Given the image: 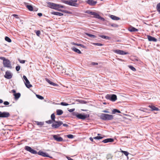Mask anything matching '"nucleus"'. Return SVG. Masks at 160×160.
<instances>
[{"label":"nucleus","mask_w":160,"mask_h":160,"mask_svg":"<svg viewBox=\"0 0 160 160\" xmlns=\"http://www.w3.org/2000/svg\"><path fill=\"white\" fill-rule=\"evenodd\" d=\"M148 107L152 109V110H155L156 111H158L159 110V109L154 106L151 105H149Z\"/></svg>","instance_id":"obj_21"},{"label":"nucleus","mask_w":160,"mask_h":160,"mask_svg":"<svg viewBox=\"0 0 160 160\" xmlns=\"http://www.w3.org/2000/svg\"><path fill=\"white\" fill-rule=\"evenodd\" d=\"M1 112L0 111V118H1Z\"/></svg>","instance_id":"obj_64"},{"label":"nucleus","mask_w":160,"mask_h":160,"mask_svg":"<svg viewBox=\"0 0 160 160\" xmlns=\"http://www.w3.org/2000/svg\"><path fill=\"white\" fill-rule=\"evenodd\" d=\"M81 102L82 103H85L86 102L84 101H82Z\"/></svg>","instance_id":"obj_63"},{"label":"nucleus","mask_w":160,"mask_h":160,"mask_svg":"<svg viewBox=\"0 0 160 160\" xmlns=\"http://www.w3.org/2000/svg\"><path fill=\"white\" fill-rule=\"evenodd\" d=\"M54 139L57 142H61L63 141V139L59 136V134L54 135H52Z\"/></svg>","instance_id":"obj_7"},{"label":"nucleus","mask_w":160,"mask_h":160,"mask_svg":"<svg viewBox=\"0 0 160 160\" xmlns=\"http://www.w3.org/2000/svg\"><path fill=\"white\" fill-rule=\"evenodd\" d=\"M73 115H75L76 117L80 119L84 120L86 118L89 117V114L83 115L82 114H78L77 112H74L73 113Z\"/></svg>","instance_id":"obj_2"},{"label":"nucleus","mask_w":160,"mask_h":160,"mask_svg":"<svg viewBox=\"0 0 160 160\" xmlns=\"http://www.w3.org/2000/svg\"><path fill=\"white\" fill-rule=\"evenodd\" d=\"M20 68V66H17L16 67V69L17 71H18Z\"/></svg>","instance_id":"obj_47"},{"label":"nucleus","mask_w":160,"mask_h":160,"mask_svg":"<svg viewBox=\"0 0 160 160\" xmlns=\"http://www.w3.org/2000/svg\"><path fill=\"white\" fill-rule=\"evenodd\" d=\"M12 93H14V94L16 93V91L15 90H14V89H13V90H12Z\"/></svg>","instance_id":"obj_58"},{"label":"nucleus","mask_w":160,"mask_h":160,"mask_svg":"<svg viewBox=\"0 0 160 160\" xmlns=\"http://www.w3.org/2000/svg\"><path fill=\"white\" fill-rule=\"evenodd\" d=\"M58 5H59V6H58V8H63V6H62L61 5H59V4H58Z\"/></svg>","instance_id":"obj_59"},{"label":"nucleus","mask_w":160,"mask_h":160,"mask_svg":"<svg viewBox=\"0 0 160 160\" xmlns=\"http://www.w3.org/2000/svg\"><path fill=\"white\" fill-rule=\"evenodd\" d=\"M157 10L160 14V3L158 4L157 6Z\"/></svg>","instance_id":"obj_38"},{"label":"nucleus","mask_w":160,"mask_h":160,"mask_svg":"<svg viewBox=\"0 0 160 160\" xmlns=\"http://www.w3.org/2000/svg\"><path fill=\"white\" fill-rule=\"evenodd\" d=\"M92 65H98V63H95V62H92Z\"/></svg>","instance_id":"obj_61"},{"label":"nucleus","mask_w":160,"mask_h":160,"mask_svg":"<svg viewBox=\"0 0 160 160\" xmlns=\"http://www.w3.org/2000/svg\"><path fill=\"white\" fill-rule=\"evenodd\" d=\"M100 118L103 120H111L113 119V116L105 113H101L99 116Z\"/></svg>","instance_id":"obj_1"},{"label":"nucleus","mask_w":160,"mask_h":160,"mask_svg":"<svg viewBox=\"0 0 160 160\" xmlns=\"http://www.w3.org/2000/svg\"><path fill=\"white\" fill-rule=\"evenodd\" d=\"M25 149L27 151L30 152L32 154H36L37 153V152L36 151L32 149L30 147L26 146L25 147Z\"/></svg>","instance_id":"obj_8"},{"label":"nucleus","mask_w":160,"mask_h":160,"mask_svg":"<svg viewBox=\"0 0 160 160\" xmlns=\"http://www.w3.org/2000/svg\"><path fill=\"white\" fill-rule=\"evenodd\" d=\"M129 68H130L133 71H136V69L132 66H129Z\"/></svg>","instance_id":"obj_40"},{"label":"nucleus","mask_w":160,"mask_h":160,"mask_svg":"<svg viewBox=\"0 0 160 160\" xmlns=\"http://www.w3.org/2000/svg\"><path fill=\"white\" fill-rule=\"evenodd\" d=\"M121 152L126 156H128L129 154V153L127 151L121 150Z\"/></svg>","instance_id":"obj_39"},{"label":"nucleus","mask_w":160,"mask_h":160,"mask_svg":"<svg viewBox=\"0 0 160 160\" xmlns=\"http://www.w3.org/2000/svg\"><path fill=\"white\" fill-rule=\"evenodd\" d=\"M13 95L15 97V99L16 100L18 99L21 96V94L20 93L14 94Z\"/></svg>","instance_id":"obj_22"},{"label":"nucleus","mask_w":160,"mask_h":160,"mask_svg":"<svg viewBox=\"0 0 160 160\" xmlns=\"http://www.w3.org/2000/svg\"><path fill=\"white\" fill-rule=\"evenodd\" d=\"M48 4L49 5L50 8L55 9H58V6H59L58 4H55L52 2H49Z\"/></svg>","instance_id":"obj_11"},{"label":"nucleus","mask_w":160,"mask_h":160,"mask_svg":"<svg viewBox=\"0 0 160 160\" xmlns=\"http://www.w3.org/2000/svg\"><path fill=\"white\" fill-rule=\"evenodd\" d=\"M62 2L65 4H67L69 5H70V0H63Z\"/></svg>","instance_id":"obj_30"},{"label":"nucleus","mask_w":160,"mask_h":160,"mask_svg":"<svg viewBox=\"0 0 160 160\" xmlns=\"http://www.w3.org/2000/svg\"><path fill=\"white\" fill-rule=\"evenodd\" d=\"M0 59L2 60L3 62H4V60H5L6 59L4 57H0Z\"/></svg>","instance_id":"obj_54"},{"label":"nucleus","mask_w":160,"mask_h":160,"mask_svg":"<svg viewBox=\"0 0 160 160\" xmlns=\"http://www.w3.org/2000/svg\"><path fill=\"white\" fill-rule=\"evenodd\" d=\"M36 96L39 99L42 100L44 99L43 97L40 95L36 94Z\"/></svg>","instance_id":"obj_36"},{"label":"nucleus","mask_w":160,"mask_h":160,"mask_svg":"<svg viewBox=\"0 0 160 160\" xmlns=\"http://www.w3.org/2000/svg\"><path fill=\"white\" fill-rule=\"evenodd\" d=\"M46 122L48 124H51L52 123H53V121H52V120H49L48 121H47Z\"/></svg>","instance_id":"obj_45"},{"label":"nucleus","mask_w":160,"mask_h":160,"mask_svg":"<svg viewBox=\"0 0 160 160\" xmlns=\"http://www.w3.org/2000/svg\"><path fill=\"white\" fill-rule=\"evenodd\" d=\"M3 63L4 67H7L10 69L12 68L11 62L9 60L6 59L5 60H4V62H3Z\"/></svg>","instance_id":"obj_5"},{"label":"nucleus","mask_w":160,"mask_h":160,"mask_svg":"<svg viewBox=\"0 0 160 160\" xmlns=\"http://www.w3.org/2000/svg\"><path fill=\"white\" fill-rule=\"evenodd\" d=\"M89 139L91 141H92V142H93V138H92V137L90 138Z\"/></svg>","instance_id":"obj_60"},{"label":"nucleus","mask_w":160,"mask_h":160,"mask_svg":"<svg viewBox=\"0 0 160 160\" xmlns=\"http://www.w3.org/2000/svg\"><path fill=\"white\" fill-rule=\"evenodd\" d=\"M94 12L90 11H86L85 12L86 13H87L88 14H90L92 15L93 13Z\"/></svg>","instance_id":"obj_44"},{"label":"nucleus","mask_w":160,"mask_h":160,"mask_svg":"<svg viewBox=\"0 0 160 160\" xmlns=\"http://www.w3.org/2000/svg\"><path fill=\"white\" fill-rule=\"evenodd\" d=\"M18 60L21 63H24L25 62V61L24 60H21L19 59H18Z\"/></svg>","instance_id":"obj_48"},{"label":"nucleus","mask_w":160,"mask_h":160,"mask_svg":"<svg viewBox=\"0 0 160 160\" xmlns=\"http://www.w3.org/2000/svg\"><path fill=\"white\" fill-rule=\"evenodd\" d=\"M67 137L68 138H73L74 137L73 136L72 134H69L67 135Z\"/></svg>","instance_id":"obj_41"},{"label":"nucleus","mask_w":160,"mask_h":160,"mask_svg":"<svg viewBox=\"0 0 160 160\" xmlns=\"http://www.w3.org/2000/svg\"><path fill=\"white\" fill-rule=\"evenodd\" d=\"M23 78L25 81V84L26 87L28 88H29L32 87V85L30 84L29 81L28 79L26 76L24 75L23 77Z\"/></svg>","instance_id":"obj_6"},{"label":"nucleus","mask_w":160,"mask_h":160,"mask_svg":"<svg viewBox=\"0 0 160 160\" xmlns=\"http://www.w3.org/2000/svg\"><path fill=\"white\" fill-rule=\"evenodd\" d=\"M46 81L50 84L51 85H52L54 86H55L57 85V84H55L54 82H51V81H50L48 79H46Z\"/></svg>","instance_id":"obj_26"},{"label":"nucleus","mask_w":160,"mask_h":160,"mask_svg":"<svg viewBox=\"0 0 160 160\" xmlns=\"http://www.w3.org/2000/svg\"><path fill=\"white\" fill-rule=\"evenodd\" d=\"M70 6H73L75 7L78 6V4L76 3L77 2V0H70Z\"/></svg>","instance_id":"obj_12"},{"label":"nucleus","mask_w":160,"mask_h":160,"mask_svg":"<svg viewBox=\"0 0 160 160\" xmlns=\"http://www.w3.org/2000/svg\"><path fill=\"white\" fill-rule=\"evenodd\" d=\"M102 112H104V113H109V112L107 110H103Z\"/></svg>","instance_id":"obj_53"},{"label":"nucleus","mask_w":160,"mask_h":160,"mask_svg":"<svg viewBox=\"0 0 160 160\" xmlns=\"http://www.w3.org/2000/svg\"><path fill=\"white\" fill-rule=\"evenodd\" d=\"M52 14L54 15L59 16H61L63 15V14L62 13L57 12H53L52 13Z\"/></svg>","instance_id":"obj_28"},{"label":"nucleus","mask_w":160,"mask_h":160,"mask_svg":"<svg viewBox=\"0 0 160 160\" xmlns=\"http://www.w3.org/2000/svg\"><path fill=\"white\" fill-rule=\"evenodd\" d=\"M116 112L120 113L121 112L119 110L116 109H114L112 110V114H115Z\"/></svg>","instance_id":"obj_29"},{"label":"nucleus","mask_w":160,"mask_h":160,"mask_svg":"<svg viewBox=\"0 0 160 160\" xmlns=\"http://www.w3.org/2000/svg\"><path fill=\"white\" fill-rule=\"evenodd\" d=\"M10 114L8 112H1V118H8L10 116Z\"/></svg>","instance_id":"obj_13"},{"label":"nucleus","mask_w":160,"mask_h":160,"mask_svg":"<svg viewBox=\"0 0 160 160\" xmlns=\"http://www.w3.org/2000/svg\"><path fill=\"white\" fill-rule=\"evenodd\" d=\"M5 40L9 42H11L12 41L8 37H6L5 38Z\"/></svg>","instance_id":"obj_34"},{"label":"nucleus","mask_w":160,"mask_h":160,"mask_svg":"<svg viewBox=\"0 0 160 160\" xmlns=\"http://www.w3.org/2000/svg\"><path fill=\"white\" fill-rule=\"evenodd\" d=\"M75 110V109H68V111L71 112H72L73 111H74Z\"/></svg>","instance_id":"obj_51"},{"label":"nucleus","mask_w":160,"mask_h":160,"mask_svg":"<svg viewBox=\"0 0 160 160\" xmlns=\"http://www.w3.org/2000/svg\"><path fill=\"white\" fill-rule=\"evenodd\" d=\"M110 18L113 20H120V18L113 15H111Z\"/></svg>","instance_id":"obj_23"},{"label":"nucleus","mask_w":160,"mask_h":160,"mask_svg":"<svg viewBox=\"0 0 160 160\" xmlns=\"http://www.w3.org/2000/svg\"><path fill=\"white\" fill-rule=\"evenodd\" d=\"M114 140L113 139L110 138L104 140L102 141V142L104 143H106L108 142H112Z\"/></svg>","instance_id":"obj_18"},{"label":"nucleus","mask_w":160,"mask_h":160,"mask_svg":"<svg viewBox=\"0 0 160 160\" xmlns=\"http://www.w3.org/2000/svg\"><path fill=\"white\" fill-rule=\"evenodd\" d=\"M26 7L30 11H32L33 8L32 6L30 5H27Z\"/></svg>","instance_id":"obj_31"},{"label":"nucleus","mask_w":160,"mask_h":160,"mask_svg":"<svg viewBox=\"0 0 160 160\" xmlns=\"http://www.w3.org/2000/svg\"><path fill=\"white\" fill-rule=\"evenodd\" d=\"M113 52L115 53H116L117 54H118L122 55H123L125 54H128V52H125L123 50H113Z\"/></svg>","instance_id":"obj_9"},{"label":"nucleus","mask_w":160,"mask_h":160,"mask_svg":"<svg viewBox=\"0 0 160 160\" xmlns=\"http://www.w3.org/2000/svg\"><path fill=\"white\" fill-rule=\"evenodd\" d=\"M36 33L37 36H39L41 34L40 31L39 30L37 31L36 32Z\"/></svg>","instance_id":"obj_43"},{"label":"nucleus","mask_w":160,"mask_h":160,"mask_svg":"<svg viewBox=\"0 0 160 160\" xmlns=\"http://www.w3.org/2000/svg\"><path fill=\"white\" fill-rule=\"evenodd\" d=\"M3 104L6 105H8L9 104V102L8 101H5L4 102Z\"/></svg>","instance_id":"obj_49"},{"label":"nucleus","mask_w":160,"mask_h":160,"mask_svg":"<svg viewBox=\"0 0 160 160\" xmlns=\"http://www.w3.org/2000/svg\"><path fill=\"white\" fill-rule=\"evenodd\" d=\"M51 119L53 121V122L55 121V116L54 113H52V114L51 116Z\"/></svg>","instance_id":"obj_35"},{"label":"nucleus","mask_w":160,"mask_h":160,"mask_svg":"<svg viewBox=\"0 0 160 160\" xmlns=\"http://www.w3.org/2000/svg\"><path fill=\"white\" fill-rule=\"evenodd\" d=\"M112 157L113 155L110 153L107 154L106 156V158L107 159H112Z\"/></svg>","instance_id":"obj_27"},{"label":"nucleus","mask_w":160,"mask_h":160,"mask_svg":"<svg viewBox=\"0 0 160 160\" xmlns=\"http://www.w3.org/2000/svg\"><path fill=\"white\" fill-rule=\"evenodd\" d=\"M36 123L37 124V125L38 126H42L44 124V122H39L38 121H36Z\"/></svg>","instance_id":"obj_32"},{"label":"nucleus","mask_w":160,"mask_h":160,"mask_svg":"<svg viewBox=\"0 0 160 160\" xmlns=\"http://www.w3.org/2000/svg\"><path fill=\"white\" fill-rule=\"evenodd\" d=\"M63 126L65 127H68V125L67 124H63Z\"/></svg>","instance_id":"obj_56"},{"label":"nucleus","mask_w":160,"mask_h":160,"mask_svg":"<svg viewBox=\"0 0 160 160\" xmlns=\"http://www.w3.org/2000/svg\"><path fill=\"white\" fill-rule=\"evenodd\" d=\"M71 44H72V45H77V46H79V45H80V44L76 43H75L74 42H72L71 43Z\"/></svg>","instance_id":"obj_50"},{"label":"nucleus","mask_w":160,"mask_h":160,"mask_svg":"<svg viewBox=\"0 0 160 160\" xmlns=\"http://www.w3.org/2000/svg\"><path fill=\"white\" fill-rule=\"evenodd\" d=\"M99 36L103 39H104L106 40L110 39V38L108 36H105L103 35H99Z\"/></svg>","instance_id":"obj_24"},{"label":"nucleus","mask_w":160,"mask_h":160,"mask_svg":"<svg viewBox=\"0 0 160 160\" xmlns=\"http://www.w3.org/2000/svg\"><path fill=\"white\" fill-rule=\"evenodd\" d=\"M86 2L87 3L91 6H94L97 3L96 1H94V0H88Z\"/></svg>","instance_id":"obj_15"},{"label":"nucleus","mask_w":160,"mask_h":160,"mask_svg":"<svg viewBox=\"0 0 160 160\" xmlns=\"http://www.w3.org/2000/svg\"><path fill=\"white\" fill-rule=\"evenodd\" d=\"M71 49L73 51L78 54H81L82 53L81 51L80 50L74 47L72 48Z\"/></svg>","instance_id":"obj_20"},{"label":"nucleus","mask_w":160,"mask_h":160,"mask_svg":"<svg viewBox=\"0 0 160 160\" xmlns=\"http://www.w3.org/2000/svg\"><path fill=\"white\" fill-rule=\"evenodd\" d=\"M103 137L99 136H98L93 138V139H95L99 140L102 139Z\"/></svg>","instance_id":"obj_37"},{"label":"nucleus","mask_w":160,"mask_h":160,"mask_svg":"<svg viewBox=\"0 0 160 160\" xmlns=\"http://www.w3.org/2000/svg\"><path fill=\"white\" fill-rule=\"evenodd\" d=\"M62 11V12H65V13H69V14L71 13V12H68V11H66V10H63Z\"/></svg>","instance_id":"obj_52"},{"label":"nucleus","mask_w":160,"mask_h":160,"mask_svg":"<svg viewBox=\"0 0 160 160\" xmlns=\"http://www.w3.org/2000/svg\"><path fill=\"white\" fill-rule=\"evenodd\" d=\"M106 98L107 99L113 102L115 101L117 99V96L115 94H108L106 96Z\"/></svg>","instance_id":"obj_4"},{"label":"nucleus","mask_w":160,"mask_h":160,"mask_svg":"<svg viewBox=\"0 0 160 160\" xmlns=\"http://www.w3.org/2000/svg\"><path fill=\"white\" fill-rule=\"evenodd\" d=\"M62 124V122L61 121H55L53 122L52 125V127L53 128H57Z\"/></svg>","instance_id":"obj_3"},{"label":"nucleus","mask_w":160,"mask_h":160,"mask_svg":"<svg viewBox=\"0 0 160 160\" xmlns=\"http://www.w3.org/2000/svg\"><path fill=\"white\" fill-rule=\"evenodd\" d=\"M56 112L57 115H60L63 113V111L61 109H57L56 111Z\"/></svg>","instance_id":"obj_25"},{"label":"nucleus","mask_w":160,"mask_h":160,"mask_svg":"<svg viewBox=\"0 0 160 160\" xmlns=\"http://www.w3.org/2000/svg\"><path fill=\"white\" fill-rule=\"evenodd\" d=\"M38 15L39 17H41L42 16V14L41 13H39L38 14Z\"/></svg>","instance_id":"obj_57"},{"label":"nucleus","mask_w":160,"mask_h":160,"mask_svg":"<svg viewBox=\"0 0 160 160\" xmlns=\"http://www.w3.org/2000/svg\"><path fill=\"white\" fill-rule=\"evenodd\" d=\"M79 46H80L84 48H85V47L84 46L81 44H80V45H79Z\"/></svg>","instance_id":"obj_55"},{"label":"nucleus","mask_w":160,"mask_h":160,"mask_svg":"<svg viewBox=\"0 0 160 160\" xmlns=\"http://www.w3.org/2000/svg\"><path fill=\"white\" fill-rule=\"evenodd\" d=\"M3 101L2 99H0V103H2Z\"/></svg>","instance_id":"obj_62"},{"label":"nucleus","mask_w":160,"mask_h":160,"mask_svg":"<svg viewBox=\"0 0 160 160\" xmlns=\"http://www.w3.org/2000/svg\"><path fill=\"white\" fill-rule=\"evenodd\" d=\"M128 30L131 32H135L138 31V30L133 27H131L128 28Z\"/></svg>","instance_id":"obj_19"},{"label":"nucleus","mask_w":160,"mask_h":160,"mask_svg":"<svg viewBox=\"0 0 160 160\" xmlns=\"http://www.w3.org/2000/svg\"><path fill=\"white\" fill-rule=\"evenodd\" d=\"M86 34L88 36H89V37H90L92 38H96V37L95 35L92 34H91L88 33H86Z\"/></svg>","instance_id":"obj_33"},{"label":"nucleus","mask_w":160,"mask_h":160,"mask_svg":"<svg viewBox=\"0 0 160 160\" xmlns=\"http://www.w3.org/2000/svg\"><path fill=\"white\" fill-rule=\"evenodd\" d=\"M60 104L62 106H68L69 105V104L64 102H61Z\"/></svg>","instance_id":"obj_42"},{"label":"nucleus","mask_w":160,"mask_h":160,"mask_svg":"<svg viewBox=\"0 0 160 160\" xmlns=\"http://www.w3.org/2000/svg\"><path fill=\"white\" fill-rule=\"evenodd\" d=\"M92 15L94 16V17L96 18L100 19L101 20L103 21L104 20V19L103 18L101 17L98 14L95 12H94Z\"/></svg>","instance_id":"obj_16"},{"label":"nucleus","mask_w":160,"mask_h":160,"mask_svg":"<svg viewBox=\"0 0 160 160\" xmlns=\"http://www.w3.org/2000/svg\"><path fill=\"white\" fill-rule=\"evenodd\" d=\"M93 44L94 45H97V46H102V44H101L100 43H93Z\"/></svg>","instance_id":"obj_46"},{"label":"nucleus","mask_w":160,"mask_h":160,"mask_svg":"<svg viewBox=\"0 0 160 160\" xmlns=\"http://www.w3.org/2000/svg\"><path fill=\"white\" fill-rule=\"evenodd\" d=\"M148 38L149 41H153L156 42L157 41V39L154 37H152L150 36H148Z\"/></svg>","instance_id":"obj_17"},{"label":"nucleus","mask_w":160,"mask_h":160,"mask_svg":"<svg viewBox=\"0 0 160 160\" xmlns=\"http://www.w3.org/2000/svg\"><path fill=\"white\" fill-rule=\"evenodd\" d=\"M4 77L6 78L10 79L12 77V74L10 71H8L6 72Z\"/></svg>","instance_id":"obj_10"},{"label":"nucleus","mask_w":160,"mask_h":160,"mask_svg":"<svg viewBox=\"0 0 160 160\" xmlns=\"http://www.w3.org/2000/svg\"><path fill=\"white\" fill-rule=\"evenodd\" d=\"M37 153L38 155H40L42 156L43 157H49V156L48 154H47V153H46V152H44L43 151H39Z\"/></svg>","instance_id":"obj_14"}]
</instances>
